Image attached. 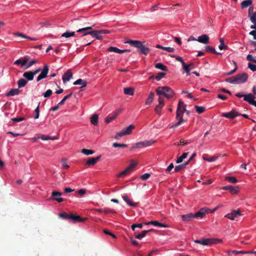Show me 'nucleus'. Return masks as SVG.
<instances>
[{
	"label": "nucleus",
	"mask_w": 256,
	"mask_h": 256,
	"mask_svg": "<svg viewBox=\"0 0 256 256\" xmlns=\"http://www.w3.org/2000/svg\"><path fill=\"white\" fill-rule=\"evenodd\" d=\"M126 42L136 48H138V52L140 54L147 55L150 52V48L144 46L142 42L136 40H130Z\"/></svg>",
	"instance_id": "f257e3e1"
},
{
	"label": "nucleus",
	"mask_w": 256,
	"mask_h": 256,
	"mask_svg": "<svg viewBox=\"0 0 256 256\" xmlns=\"http://www.w3.org/2000/svg\"><path fill=\"white\" fill-rule=\"evenodd\" d=\"M92 26H88L82 28H80L77 30V32H85L82 36H86L88 34L91 35L92 37L95 38L97 40H101L102 39V34L100 32L99 30H94L92 31H88V30H92Z\"/></svg>",
	"instance_id": "f03ea898"
},
{
	"label": "nucleus",
	"mask_w": 256,
	"mask_h": 256,
	"mask_svg": "<svg viewBox=\"0 0 256 256\" xmlns=\"http://www.w3.org/2000/svg\"><path fill=\"white\" fill-rule=\"evenodd\" d=\"M155 142V140H144L143 142H136L134 146L131 150L134 148H140L144 147H148L151 146L152 144Z\"/></svg>",
	"instance_id": "7ed1b4c3"
},
{
	"label": "nucleus",
	"mask_w": 256,
	"mask_h": 256,
	"mask_svg": "<svg viewBox=\"0 0 256 256\" xmlns=\"http://www.w3.org/2000/svg\"><path fill=\"white\" fill-rule=\"evenodd\" d=\"M186 105L184 103V102L182 101H180L178 102L176 110V118H178L180 116H183L184 112L185 111H186Z\"/></svg>",
	"instance_id": "20e7f679"
},
{
	"label": "nucleus",
	"mask_w": 256,
	"mask_h": 256,
	"mask_svg": "<svg viewBox=\"0 0 256 256\" xmlns=\"http://www.w3.org/2000/svg\"><path fill=\"white\" fill-rule=\"evenodd\" d=\"M237 84H242L246 82L248 80V75L245 72H243L236 76Z\"/></svg>",
	"instance_id": "39448f33"
},
{
	"label": "nucleus",
	"mask_w": 256,
	"mask_h": 256,
	"mask_svg": "<svg viewBox=\"0 0 256 256\" xmlns=\"http://www.w3.org/2000/svg\"><path fill=\"white\" fill-rule=\"evenodd\" d=\"M209 210L210 209L208 208H202L195 214H194V217L196 218H202L206 214L209 212Z\"/></svg>",
	"instance_id": "423d86ee"
},
{
	"label": "nucleus",
	"mask_w": 256,
	"mask_h": 256,
	"mask_svg": "<svg viewBox=\"0 0 256 256\" xmlns=\"http://www.w3.org/2000/svg\"><path fill=\"white\" fill-rule=\"evenodd\" d=\"M49 68L48 65H45L44 67L42 70L40 74L38 76L36 80L39 82L43 78H46L47 76V74L48 72Z\"/></svg>",
	"instance_id": "0eeeda50"
},
{
	"label": "nucleus",
	"mask_w": 256,
	"mask_h": 256,
	"mask_svg": "<svg viewBox=\"0 0 256 256\" xmlns=\"http://www.w3.org/2000/svg\"><path fill=\"white\" fill-rule=\"evenodd\" d=\"M222 116L228 118L232 119L237 116H240V114L235 110H232L228 112L222 113Z\"/></svg>",
	"instance_id": "6e6552de"
},
{
	"label": "nucleus",
	"mask_w": 256,
	"mask_h": 256,
	"mask_svg": "<svg viewBox=\"0 0 256 256\" xmlns=\"http://www.w3.org/2000/svg\"><path fill=\"white\" fill-rule=\"evenodd\" d=\"M254 96L252 94H246L244 96V101L248 102L250 104L256 107V101L254 100Z\"/></svg>",
	"instance_id": "1a4fd4ad"
},
{
	"label": "nucleus",
	"mask_w": 256,
	"mask_h": 256,
	"mask_svg": "<svg viewBox=\"0 0 256 256\" xmlns=\"http://www.w3.org/2000/svg\"><path fill=\"white\" fill-rule=\"evenodd\" d=\"M241 216L240 212L239 210H234L231 213L228 214L225 216V217L230 220H234L235 218Z\"/></svg>",
	"instance_id": "9d476101"
},
{
	"label": "nucleus",
	"mask_w": 256,
	"mask_h": 256,
	"mask_svg": "<svg viewBox=\"0 0 256 256\" xmlns=\"http://www.w3.org/2000/svg\"><path fill=\"white\" fill-rule=\"evenodd\" d=\"M221 189L224 190H228L232 194H236L239 192V189L238 186H224L222 187Z\"/></svg>",
	"instance_id": "9b49d317"
},
{
	"label": "nucleus",
	"mask_w": 256,
	"mask_h": 256,
	"mask_svg": "<svg viewBox=\"0 0 256 256\" xmlns=\"http://www.w3.org/2000/svg\"><path fill=\"white\" fill-rule=\"evenodd\" d=\"M30 57L28 56H24V58H20L14 62V64H21L22 66H24L29 61Z\"/></svg>",
	"instance_id": "f8f14e48"
},
{
	"label": "nucleus",
	"mask_w": 256,
	"mask_h": 256,
	"mask_svg": "<svg viewBox=\"0 0 256 256\" xmlns=\"http://www.w3.org/2000/svg\"><path fill=\"white\" fill-rule=\"evenodd\" d=\"M164 87L165 90L164 93V96L168 99L172 98L174 94V90L170 87L166 86Z\"/></svg>",
	"instance_id": "ddd939ff"
},
{
	"label": "nucleus",
	"mask_w": 256,
	"mask_h": 256,
	"mask_svg": "<svg viewBox=\"0 0 256 256\" xmlns=\"http://www.w3.org/2000/svg\"><path fill=\"white\" fill-rule=\"evenodd\" d=\"M194 242L204 246L211 245L212 240L210 238H202V240H194Z\"/></svg>",
	"instance_id": "4468645a"
},
{
	"label": "nucleus",
	"mask_w": 256,
	"mask_h": 256,
	"mask_svg": "<svg viewBox=\"0 0 256 256\" xmlns=\"http://www.w3.org/2000/svg\"><path fill=\"white\" fill-rule=\"evenodd\" d=\"M210 38L207 34H204L198 36L197 41L204 44H208L209 43Z\"/></svg>",
	"instance_id": "2eb2a0df"
},
{
	"label": "nucleus",
	"mask_w": 256,
	"mask_h": 256,
	"mask_svg": "<svg viewBox=\"0 0 256 256\" xmlns=\"http://www.w3.org/2000/svg\"><path fill=\"white\" fill-rule=\"evenodd\" d=\"M72 77V73L70 70H68L62 76V80L64 83L68 82Z\"/></svg>",
	"instance_id": "dca6fc26"
},
{
	"label": "nucleus",
	"mask_w": 256,
	"mask_h": 256,
	"mask_svg": "<svg viewBox=\"0 0 256 256\" xmlns=\"http://www.w3.org/2000/svg\"><path fill=\"white\" fill-rule=\"evenodd\" d=\"M101 156H99L96 158H90L86 162V164L88 166H94L100 158Z\"/></svg>",
	"instance_id": "f3484780"
},
{
	"label": "nucleus",
	"mask_w": 256,
	"mask_h": 256,
	"mask_svg": "<svg viewBox=\"0 0 256 256\" xmlns=\"http://www.w3.org/2000/svg\"><path fill=\"white\" fill-rule=\"evenodd\" d=\"M194 218V215L192 213H189L182 216V218L184 222L192 220Z\"/></svg>",
	"instance_id": "a211bd4d"
},
{
	"label": "nucleus",
	"mask_w": 256,
	"mask_h": 256,
	"mask_svg": "<svg viewBox=\"0 0 256 256\" xmlns=\"http://www.w3.org/2000/svg\"><path fill=\"white\" fill-rule=\"evenodd\" d=\"M154 92H150L146 101V104L150 105L152 104L154 100Z\"/></svg>",
	"instance_id": "6ab92c4d"
},
{
	"label": "nucleus",
	"mask_w": 256,
	"mask_h": 256,
	"mask_svg": "<svg viewBox=\"0 0 256 256\" xmlns=\"http://www.w3.org/2000/svg\"><path fill=\"white\" fill-rule=\"evenodd\" d=\"M86 219V218H82L79 216H74L73 214L72 213L71 220L74 222H84Z\"/></svg>",
	"instance_id": "aec40b11"
},
{
	"label": "nucleus",
	"mask_w": 256,
	"mask_h": 256,
	"mask_svg": "<svg viewBox=\"0 0 256 256\" xmlns=\"http://www.w3.org/2000/svg\"><path fill=\"white\" fill-rule=\"evenodd\" d=\"M20 90L18 88L11 89L6 94V96H13L18 94Z\"/></svg>",
	"instance_id": "412c9836"
},
{
	"label": "nucleus",
	"mask_w": 256,
	"mask_h": 256,
	"mask_svg": "<svg viewBox=\"0 0 256 256\" xmlns=\"http://www.w3.org/2000/svg\"><path fill=\"white\" fill-rule=\"evenodd\" d=\"M205 50L208 52H211V53H213V54H218V55L222 54V53L217 52L214 48H213L210 46H206L205 47Z\"/></svg>",
	"instance_id": "4be33fe9"
},
{
	"label": "nucleus",
	"mask_w": 256,
	"mask_h": 256,
	"mask_svg": "<svg viewBox=\"0 0 256 256\" xmlns=\"http://www.w3.org/2000/svg\"><path fill=\"white\" fill-rule=\"evenodd\" d=\"M23 76L27 80H32L34 78L32 71H28L24 72L23 74Z\"/></svg>",
	"instance_id": "5701e85b"
},
{
	"label": "nucleus",
	"mask_w": 256,
	"mask_h": 256,
	"mask_svg": "<svg viewBox=\"0 0 256 256\" xmlns=\"http://www.w3.org/2000/svg\"><path fill=\"white\" fill-rule=\"evenodd\" d=\"M74 85H82L81 86V88H82L84 87H85L86 86L87 82L82 79H78L76 81H75L74 84Z\"/></svg>",
	"instance_id": "b1692460"
},
{
	"label": "nucleus",
	"mask_w": 256,
	"mask_h": 256,
	"mask_svg": "<svg viewBox=\"0 0 256 256\" xmlns=\"http://www.w3.org/2000/svg\"><path fill=\"white\" fill-rule=\"evenodd\" d=\"M252 4V0H244L241 3V7L242 8H245Z\"/></svg>",
	"instance_id": "393cba45"
},
{
	"label": "nucleus",
	"mask_w": 256,
	"mask_h": 256,
	"mask_svg": "<svg viewBox=\"0 0 256 256\" xmlns=\"http://www.w3.org/2000/svg\"><path fill=\"white\" fill-rule=\"evenodd\" d=\"M156 48H160V49H162V50H166L168 52H173L175 51V50L174 48H170V47H164V46H162L161 45H160V44H157L156 46Z\"/></svg>",
	"instance_id": "a878e982"
},
{
	"label": "nucleus",
	"mask_w": 256,
	"mask_h": 256,
	"mask_svg": "<svg viewBox=\"0 0 256 256\" xmlns=\"http://www.w3.org/2000/svg\"><path fill=\"white\" fill-rule=\"evenodd\" d=\"M134 124L130 125L126 128L123 130V132L125 135L130 134L132 132V130L134 128Z\"/></svg>",
	"instance_id": "bb28decb"
},
{
	"label": "nucleus",
	"mask_w": 256,
	"mask_h": 256,
	"mask_svg": "<svg viewBox=\"0 0 256 256\" xmlns=\"http://www.w3.org/2000/svg\"><path fill=\"white\" fill-rule=\"evenodd\" d=\"M124 92L126 95L133 96L134 94V90L130 87L124 88Z\"/></svg>",
	"instance_id": "cd10ccee"
},
{
	"label": "nucleus",
	"mask_w": 256,
	"mask_h": 256,
	"mask_svg": "<svg viewBox=\"0 0 256 256\" xmlns=\"http://www.w3.org/2000/svg\"><path fill=\"white\" fill-rule=\"evenodd\" d=\"M98 116L96 114H94L90 118V122L94 125H96L98 122Z\"/></svg>",
	"instance_id": "c85d7f7f"
},
{
	"label": "nucleus",
	"mask_w": 256,
	"mask_h": 256,
	"mask_svg": "<svg viewBox=\"0 0 256 256\" xmlns=\"http://www.w3.org/2000/svg\"><path fill=\"white\" fill-rule=\"evenodd\" d=\"M108 50L110 52H115L118 54L122 53V50L116 47L110 46L108 48Z\"/></svg>",
	"instance_id": "c756f323"
},
{
	"label": "nucleus",
	"mask_w": 256,
	"mask_h": 256,
	"mask_svg": "<svg viewBox=\"0 0 256 256\" xmlns=\"http://www.w3.org/2000/svg\"><path fill=\"white\" fill-rule=\"evenodd\" d=\"M27 82V80L24 78L20 79L18 82V88L24 86L26 84Z\"/></svg>",
	"instance_id": "7c9ffc66"
},
{
	"label": "nucleus",
	"mask_w": 256,
	"mask_h": 256,
	"mask_svg": "<svg viewBox=\"0 0 256 256\" xmlns=\"http://www.w3.org/2000/svg\"><path fill=\"white\" fill-rule=\"evenodd\" d=\"M189 162H186L183 164L177 166L174 168V172H178L182 168H184L188 164Z\"/></svg>",
	"instance_id": "2f4dec72"
},
{
	"label": "nucleus",
	"mask_w": 256,
	"mask_h": 256,
	"mask_svg": "<svg viewBox=\"0 0 256 256\" xmlns=\"http://www.w3.org/2000/svg\"><path fill=\"white\" fill-rule=\"evenodd\" d=\"M143 230L141 234H136V235L135 237L136 238H138V239H139V240H140L142 239V238H143L146 235V234L150 230Z\"/></svg>",
	"instance_id": "473e14b6"
},
{
	"label": "nucleus",
	"mask_w": 256,
	"mask_h": 256,
	"mask_svg": "<svg viewBox=\"0 0 256 256\" xmlns=\"http://www.w3.org/2000/svg\"><path fill=\"white\" fill-rule=\"evenodd\" d=\"M155 68H156L161 70H162L163 71H167L168 70L167 67L166 66L164 65L162 63H158V64H156L155 65Z\"/></svg>",
	"instance_id": "72a5a7b5"
},
{
	"label": "nucleus",
	"mask_w": 256,
	"mask_h": 256,
	"mask_svg": "<svg viewBox=\"0 0 256 256\" xmlns=\"http://www.w3.org/2000/svg\"><path fill=\"white\" fill-rule=\"evenodd\" d=\"M59 216L64 218V219H66V220H71V218H72V213L70 214H66V213H65V212H62V213H60L59 214Z\"/></svg>",
	"instance_id": "f704fd0d"
},
{
	"label": "nucleus",
	"mask_w": 256,
	"mask_h": 256,
	"mask_svg": "<svg viewBox=\"0 0 256 256\" xmlns=\"http://www.w3.org/2000/svg\"><path fill=\"white\" fill-rule=\"evenodd\" d=\"M164 106V105L158 104L155 107V108H154L155 112L159 116H160L161 115L160 111Z\"/></svg>",
	"instance_id": "c9c22d12"
},
{
	"label": "nucleus",
	"mask_w": 256,
	"mask_h": 256,
	"mask_svg": "<svg viewBox=\"0 0 256 256\" xmlns=\"http://www.w3.org/2000/svg\"><path fill=\"white\" fill-rule=\"evenodd\" d=\"M188 154V152H184L180 157L178 158L176 162L177 164L182 162L183 160L187 157Z\"/></svg>",
	"instance_id": "e433bc0d"
},
{
	"label": "nucleus",
	"mask_w": 256,
	"mask_h": 256,
	"mask_svg": "<svg viewBox=\"0 0 256 256\" xmlns=\"http://www.w3.org/2000/svg\"><path fill=\"white\" fill-rule=\"evenodd\" d=\"M220 44L218 46V48L220 50H227L228 49V46L224 44V39L222 38H220Z\"/></svg>",
	"instance_id": "4c0bfd02"
},
{
	"label": "nucleus",
	"mask_w": 256,
	"mask_h": 256,
	"mask_svg": "<svg viewBox=\"0 0 256 256\" xmlns=\"http://www.w3.org/2000/svg\"><path fill=\"white\" fill-rule=\"evenodd\" d=\"M164 86H159L156 89V94L158 95H164Z\"/></svg>",
	"instance_id": "58836bf2"
},
{
	"label": "nucleus",
	"mask_w": 256,
	"mask_h": 256,
	"mask_svg": "<svg viewBox=\"0 0 256 256\" xmlns=\"http://www.w3.org/2000/svg\"><path fill=\"white\" fill-rule=\"evenodd\" d=\"M74 34H75V32H70L67 31L62 34V37H64L66 38H68L70 36H74Z\"/></svg>",
	"instance_id": "ea45409f"
},
{
	"label": "nucleus",
	"mask_w": 256,
	"mask_h": 256,
	"mask_svg": "<svg viewBox=\"0 0 256 256\" xmlns=\"http://www.w3.org/2000/svg\"><path fill=\"white\" fill-rule=\"evenodd\" d=\"M151 224H152L154 226H160V227H164V228L168 227L167 225H166L164 224H162V223H160L156 220L152 221V222H151Z\"/></svg>",
	"instance_id": "a19ab883"
},
{
	"label": "nucleus",
	"mask_w": 256,
	"mask_h": 256,
	"mask_svg": "<svg viewBox=\"0 0 256 256\" xmlns=\"http://www.w3.org/2000/svg\"><path fill=\"white\" fill-rule=\"evenodd\" d=\"M130 170H128V168H126V170H124V171L120 172L118 176V178H122L124 177L125 176L129 174L130 173Z\"/></svg>",
	"instance_id": "79ce46f5"
},
{
	"label": "nucleus",
	"mask_w": 256,
	"mask_h": 256,
	"mask_svg": "<svg viewBox=\"0 0 256 256\" xmlns=\"http://www.w3.org/2000/svg\"><path fill=\"white\" fill-rule=\"evenodd\" d=\"M38 60H32L30 61L26 64V68H24V70L28 68L31 67L33 64L38 63Z\"/></svg>",
	"instance_id": "37998d69"
},
{
	"label": "nucleus",
	"mask_w": 256,
	"mask_h": 256,
	"mask_svg": "<svg viewBox=\"0 0 256 256\" xmlns=\"http://www.w3.org/2000/svg\"><path fill=\"white\" fill-rule=\"evenodd\" d=\"M62 194V193L61 192L54 190L52 193V199L55 200L58 196H61Z\"/></svg>",
	"instance_id": "c03bdc74"
},
{
	"label": "nucleus",
	"mask_w": 256,
	"mask_h": 256,
	"mask_svg": "<svg viewBox=\"0 0 256 256\" xmlns=\"http://www.w3.org/2000/svg\"><path fill=\"white\" fill-rule=\"evenodd\" d=\"M226 180L228 182L232 184H235L238 182V180L234 176H228L226 178Z\"/></svg>",
	"instance_id": "a18cd8bd"
},
{
	"label": "nucleus",
	"mask_w": 256,
	"mask_h": 256,
	"mask_svg": "<svg viewBox=\"0 0 256 256\" xmlns=\"http://www.w3.org/2000/svg\"><path fill=\"white\" fill-rule=\"evenodd\" d=\"M226 81L227 82L230 83V84H237L236 81V76H232L228 78H227L226 80Z\"/></svg>",
	"instance_id": "49530a36"
},
{
	"label": "nucleus",
	"mask_w": 256,
	"mask_h": 256,
	"mask_svg": "<svg viewBox=\"0 0 256 256\" xmlns=\"http://www.w3.org/2000/svg\"><path fill=\"white\" fill-rule=\"evenodd\" d=\"M194 108H195L198 114H202V112H204L205 111V110H206L205 108L200 106H195Z\"/></svg>",
	"instance_id": "de8ad7c7"
},
{
	"label": "nucleus",
	"mask_w": 256,
	"mask_h": 256,
	"mask_svg": "<svg viewBox=\"0 0 256 256\" xmlns=\"http://www.w3.org/2000/svg\"><path fill=\"white\" fill-rule=\"evenodd\" d=\"M166 73L164 72H159L157 75L155 76V78L159 81L162 78L165 76H166Z\"/></svg>",
	"instance_id": "09e8293b"
},
{
	"label": "nucleus",
	"mask_w": 256,
	"mask_h": 256,
	"mask_svg": "<svg viewBox=\"0 0 256 256\" xmlns=\"http://www.w3.org/2000/svg\"><path fill=\"white\" fill-rule=\"evenodd\" d=\"M82 152L87 155V156H88V155L92 154H94V151L92 150H88V149L84 148L82 150Z\"/></svg>",
	"instance_id": "8fccbe9b"
},
{
	"label": "nucleus",
	"mask_w": 256,
	"mask_h": 256,
	"mask_svg": "<svg viewBox=\"0 0 256 256\" xmlns=\"http://www.w3.org/2000/svg\"><path fill=\"white\" fill-rule=\"evenodd\" d=\"M72 95V92L70 93V94H68L67 96H64V98L62 99V100L59 102V104H64L65 101L70 98Z\"/></svg>",
	"instance_id": "3c124183"
},
{
	"label": "nucleus",
	"mask_w": 256,
	"mask_h": 256,
	"mask_svg": "<svg viewBox=\"0 0 256 256\" xmlns=\"http://www.w3.org/2000/svg\"><path fill=\"white\" fill-rule=\"evenodd\" d=\"M40 138H41L42 140H54L56 139V138H55V137L52 138V137H50V136H45V135H41L40 136Z\"/></svg>",
	"instance_id": "603ef678"
},
{
	"label": "nucleus",
	"mask_w": 256,
	"mask_h": 256,
	"mask_svg": "<svg viewBox=\"0 0 256 256\" xmlns=\"http://www.w3.org/2000/svg\"><path fill=\"white\" fill-rule=\"evenodd\" d=\"M254 25H256V12L253 13L252 15L248 17Z\"/></svg>",
	"instance_id": "864d4df0"
},
{
	"label": "nucleus",
	"mask_w": 256,
	"mask_h": 256,
	"mask_svg": "<svg viewBox=\"0 0 256 256\" xmlns=\"http://www.w3.org/2000/svg\"><path fill=\"white\" fill-rule=\"evenodd\" d=\"M112 146L115 148H120L126 147L127 145L124 144H118L116 142H114L112 144Z\"/></svg>",
	"instance_id": "5fc2aeb1"
},
{
	"label": "nucleus",
	"mask_w": 256,
	"mask_h": 256,
	"mask_svg": "<svg viewBox=\"0 0 256 256\" xmlns=\"http://www.w3.org/2000/svg\"><path fill=\"white\" fill-rule=\"evenodd\" d=\"M136 164L137 162L132 160L130 162V164L127 168H128L130 172H131L132 170L136 166Z\"/></svg>",
	"instance_id": "6e6d98bb"
},
{
	"label": "nucleus",
	"mask_w": 256,
	"mask_h": 256,
	"mask_svg": "<svg viewBox=\"0 0 256 256\" xmlns=\"http://www.w3.org/2000/svg\"><path fill=\"white\" fill-rule=\"evenodd\" d=\"M246 60L256 64V59L252 54H248L246 56Z\"/></svg>",
	"instance_id": "4d7b16f0"
},
{
	"label": "nucleus",
	"mask_w": 256,
	"mask_h": 256,
	"mask_svg": "<svg viewBox=\"0 0 256 256\" xmlns=\"http://www.w3.org/2000/svg\"><path fill=\"white\" fill-rule=\"evenodd\" d=\"M232 253L234 254H250L252 252H246V251H238V250H234L232 251Z\"/></svg>",
	"instance_id": "13d9d810"
},
{
	"label": "nucleus",
	"mask_w": 256,
	"mask_h": 256,
	"mask_svg": "<svg viewBox=\"0 0 256 256\" xmlns=\"http://www.w3.org/2000/svg\"><path fill=\"white\" fill-rule=\"evenodd\" d=\"M203 159L204 160H206V161H208V162H212L215 161L217 159V157L213 156H211V157L206 158L204 156L203 157Z\"/></svg>",
	"instance_id": "bf43d9fd"
},
{
	"label": "nucleus",
	"mask_w": 256,
	"mask_h": 256,
	"mask_svg": "<svg viewBox=\"0 0 256 256\" xmlns=\"http://www.w3.org/2000/svg\"><path fill=\"white\" fill-rule=\"evenodd\" d=\"M172 57L174 58L176 60L182 63V66L186 64L184 62V61L183 59L180 56L174 55V56H172Z\"/></svg>",
	"instance_id": "052dcab7"
},
{
	"label": "nucleus",
	"mask_w": 256,
	"mask_h": 256,
	"mask_svg": "<svg viewBox=\"0 0 256 256\" xmlns=\"http://www.w3.org/2000/svg\"><path fill=\"white\" fill-rule=\"evenodd\" d=\"M248 67L252 72L256 71V65L252 64L251 62H248Z\"/></svg>",
	"instance_id": "680f3d73"
},
{
	"label": "nucleus",
	"mask_w": 256,
	"mask_h": 256,
	"mask_svg": "<svg viewBox=\"0 0 256 256\" xmlns=\"http://www.w3.org/2000/svg\"><path fill=\"white\" fill-rule=\"evenodd\" d=\"M124 136H125V134H124L123 130H122V132H118L116 134V135L115 136L114 138L116 140H119L120 138L121 137H122Z\"/></svg>",
	"instance_id": "e2e57ef3"
},
{
	"label": "nucleus",
	"mask_w": 256,
	"mask_h": 256,
	"mask_svg": "<svg viewBox=\"0 0 256 256\" xmlns=\"http://www.w3.org/2000/svg\"><path fill=\"white\" fill-rule=\"evenodd\" d=\"M52 92L51 90H48L43 94V96L44 98H48L52 94Z\"/></svg>",
	"instance_id": "0e129e2a"
},
{
	"label": "nucleus",
	"mask_w": 256,
	"mask_h": 256,
	"mask_svg": "<svg viewBox=\"0 0 256 256\" xmlns=\"http://www.w3.org/2000/svg\"><path fill=\"white\" fill-rule=\"evenodd\" d=\"M116 117L112 115V116H107L106 119H105V122H106V123H109L112 120H114V119H115Z\"/></svg>",
	"instance_id": "69168bd1"
},
{
	"label": "nucleus",
	"mask_w": 256,
	"mask_h": 256,
	"mask_svg": "<svg viewBox=\"0 0 256 256\" xmlns=\"http://www.w3.org/2000/svg\"><path fill=\"white\" fill-rule=\"evenodd\" d=\"M11 120H12V121L14 122H20L21 121L24 120V118L23 117L15 118H12L11 119Z\"/></svg>",
	"instance_id": "338daca9"
},
{
	"label": "nucleus",
	"mask_w": 256,
	"mask_h": 256,
	"mask_svg": "<svg viewBox=\"0 0 256 256\" xmlns=\"http://www.w3.org/2000/svg\"><path fill=\"white\" fill-rule=\"evenodd\" d=\"M183 68L186 72V75L189 76L190 75V68H189V66H187L186 64H184L183 66Z\"/></svg>",
	"instance_id": "774afa93"
}]
</instances>
